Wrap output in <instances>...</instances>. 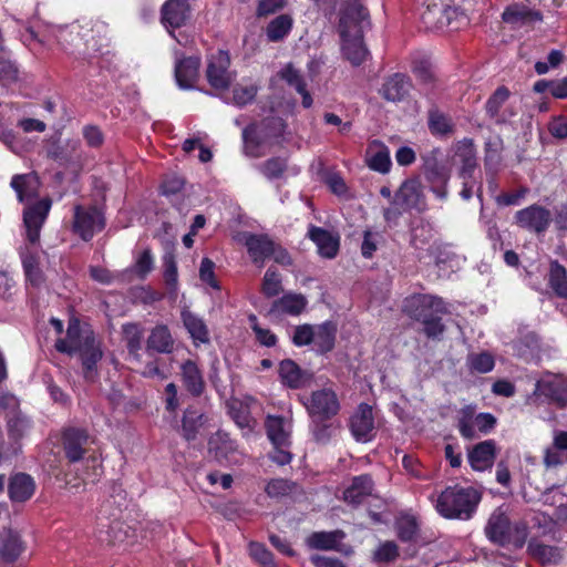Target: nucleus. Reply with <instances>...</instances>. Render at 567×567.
Wrapping results in <instances>:
<instances>
[{"instance_id": "58", "label": "nucleus", "mask_w": 567, "mask_h": 567, "mask_svg": "<svg viewBox=\"0 0 567 567\" xmlns=\"http://www.w3.org/2000/svg\"><path fill=\"white\" fill-rule=\"evenodd\" d=\"M287 168L286 161L280 157H275L266 161L260 169L261 173L268 178V179H275L282 176L284 172Z\"/></svg>"}, {"instance_id": "16", "label": "nucleus", "mask_w": 567, "mask_h": 567, "mask_svg": "<svg viewBox=\"0 0 567 567\" xmlns=\"http://www.w3.org/2000/svg\"><path fill=\"white\" fill-rule=\"evenodd\" d=\"M190 18L187 0H166L161 8V21L167 29H179Z\"/></svg>"}, {"instance_id": "5", "label": "nucleus", "mask_w": 567, "mask_h": 567, "mask_svg": "<svg viewBox=\"0 0 567 567\" xmlns=\"http://www.w3.org/2000/svg\"><path fill=\"white\" fill-rule=\"evenodd\" d=\"M485 534L494 544L522 548L527 537V528L525 525H515L512 528L505 512L502 508H496L487 522Z\"/></svg>"}, {"instance_id": "6", "label": "nucleus", "mask_w": 567, "mask_h": 567, "mask_svg": "<svg viewBox=\"0 0 567 567\" xmlns=\"http://www.w3.org/2000/svg\"><path fill=\"white\" fill-rule=\"evenodd\" d=\"M106 226L103 212L95 205L87 207L75 205L73 208L72 231L83 241H90L95 234L102 231Z\"/></svg>"}, {"instance_id": "15", "label": "nucleus", "mask_w": 567, "mask_h": 567, "mask_svg": "<svg viewBox=\"0 0 567 567\" xmlns=\"http://www.w3.org/2000/svg\"><path fill=\"white\" fill-rule=\"evenodd\" d=\"M51 206L52 200L45 197L24 209L23 224L25 226L27 240L30 244L34 245L39 241L41 228L50 213Z\"/></svg>"}, {"instance_id": "35", "label": "nucleus", "mask_w": 567, "mask_h": 567, "mask_svg": "<svg viewBox=\"0 0 567 567\" xmlns=\"http://www.w3.org/2000/svg\"><path fill=\"white\" fill-rule=\"evenodd\" d=\"M337 327L330 321H326L313 327V343L321 353L331 351L334 347Z\"/></svg>"}, {"instance_id": "19", "label": "nucleus", "mask_w": 567, "mask_h": 567, "mask_svg": "<svg viewBox=\"0 0 567 567\" xmlns=\"http://www.w3.org/2000/svg\"><path fill=\"white\" fill-rule=\"evenodd\" d=\"M200 58L184 56L175 63V79L181 89H193L199 78Z\"/></svg>"}, {"instance_id": "48", "label": "nucleus", "mask_w": 567, "mask_h": 567, "mask_svg": "<svg viewBox=\"0 0 567 567\" xmlns=\"http://www.w3.org/2000/svg\"><path fill=\"white\" fill-rule=\"evenodd\" d=\"M133 536L131 527L122 520L114 519L107 525L106 537L101 538L110 545H121Z\"/></svg>"}, {"instance_id": "51", "label": "nucleus", "mask_w": 567, "mask_h": 567, "mask_svg": "<svg viewBox=\"0 0 567 567\" xmlns=\"http://www.w3.org/2000/svg\"><path fill=\"white\" fill-rule=\"evenodd\" d=\"M467 364L472 371L487 373L495 365L494 357L488 352L472 353L467 357Z\"/></svg>"}, {"instance_id": "12", "label": "nucleus", "mask_w": 567, "mask_h": 567, "mask_svg": "<svg viewBox=\"0 0 567 567\" xmlns=\"http://www.w3.org/2000/svg\"><path fill=\"white\" fill-rule=\"evenodd\" d=\"M404 311L417 321H424L434 315L446 312L441 298L430 295H414L405 300Z\"/></svg>"}, {"instance_id": "54", "label": "nucleus", "mask_w": 567, "mask_h": 567, "mask_svg": "<svg viewBox=\"0 0 567 567\" xmlns=\"http://www.w3.org/2000/svg\"><path fill=\"white\" fill-rule=\"evenodd\" d=\"M281 290V278L279 274L276 272L272 268H269L264 276L262 292L267 297H275L279 295Z\"/></svg>"}, {"instance_id": "8", "label": "nucleus", "mask_w": 567, "mask_h": 567, "mask_svg": "<svg viewBox=\"0 0 567 567\" xmlns=\"http://www.w3.org/2000/svg\"><path fill=\"white\" fill-rule=\"evenodd\" d=\"M421 19L430 30L449 28L451 31H454L467 23V18L464 14H458L455 8L443 7L436 3L429 6L422 12Z\"/></svg>"}, {"instance_id": "46", "label": "nucleus", "mask_w": 567, "mask_h": 567, "mask_svg": "<svg viewBox=\"0 0 567 567\" xmlns=\"http://www.w3.org/2000/svg\"><path fill=\"white\" fill-rule=\"evenodd\" d=\"M31 423L30 420L21 414L14 415L11 417L7 423V433L9 440L12 442V444L20 445V441L24 437L28 429L30 427ZM19 446L18 449L13 450L14 454H18L20 451Z\"/></svg>"}, {"instance_id": "43", "label": "nucleus", "mask_w": 567, "mask_h": 567, "mask_svg": "<svg viewBox=\"0 0 567 567\" xmlns=\"http://www.w3.org/2000/svg\"><path fill=\"white\" fill-rule=\"evenodd\" d=\"M342 537L343 533L340 530L316 532L308 537L307 544L315 549L330 550L337 547Z\"/></svg>"}, {"instance_id": "30", "label": "nucleus", "mask_w": 567, "mask_h": 567, "mask_svg": "<svg viewBox=\"0 0 567 567\" xmlns=\"http://www.w3.org/2000/svg\"><path fill=\"white\" fill-rule=\"evenodd\" d=\"M411 82L408 76L396 73L389 78L381 90L382 96L391 102L401 101L410 91Z\"/></svg>"}, {"instance_id": "18", "label": "nucleus", "mask_w": 567, "mask_h": 567, "mask_svg": "<svg viewBox=\"0 0 567 567\" xmlns=\"http://www.w3.org/2000/svg\"><path fill=\"white\" fill-rule=\"evenodd\" d=\"M34 478L27 473L12 474L8 483V496L12 503H25L35 493Z\"/></svg>"}, {"instance_id": "28", "label": "nucleus", "mask_w": 567, "mask_h": 567, "mask_svg": "<svg viewBox=\"0 0 567 567\" xmlns=\"http://www.w3.org/2000/svg\"><path fill=\"white\" fill-rule=\"evenodd\" d=\"M528 554L542 565H556L563 559L559 547L546 545L537 539H532L527 546Z\"/></svg>"}, {"instance_id": "14", "label": "nucleus", "mask_w": 567, "mask_h": 567, "mask_svg": "<svg viewBox=\"0 0 567 567\" xmlns=\"http://www.w3.org/2000/svg\"><path fill=\"white\" fill-rule=\"evenodd\" d=\"M514 218L517 226L536 234L545 233L553 220L550 210L536 204L516 212Z\"/></svg>"}, {"instance_id": "27", "label": "nucleus", "mask_w": 567, "mask_h": 567, "mask_svg": "<svg viewBox=\"0 0 567 567\" xmlns=\"http://www.w3.org/2000/svg\"><path fill=\"white\" fill-rule=\"evenodd\" d=\"M368 166L379 173H388L391 167L389 148L380 141H372L367 148Z\"/></svg>"}, {"instance_id": "52", "label": "nucleus", "mask_w": 567, "mask_h": 567, "mask_svg": "<svg viewBox=\"0 0 567 567\" xmlns=\"http://www.w3.org/2000/svg\"><path fill=\"white\" fill-rule=\"evenodd\" d=\"M417 522L413 516L404 515L396 520L398 535L402 540H412L417 534Z\"/></svg>"}, {"instance_id": "33", "label": "nucleus", "mask_w": 567, "mask_h": 567, "mask_svg": "<svg viewBox=\"0 0 567 567\" xmlns=\"http://www.w3.org/2000/svg\"><path fill=\"white\" fill-rule=\"evenodd\" d=\"M207 421V417L204 413L199 412L197 409L190 406L187 408L184 412L182 420V432L183 436L186 441H193L197 437L199 429Z\"/></svg>"}, {"instance_id": "29", "label": "nucleus", "mask_w": 567, "mask_h": 567, "mask_svg": "<svg viewBox=\"0 0 567 567\" xmlns=\"http://www.w3.org/2000/svg\"><path fill=\"white\" fill-rule=\"evenodd\" d=\"M279 375L284 384L291 389L305 386L310 377L305 373L292 360H284L279 364Z\"/></svg>"}, {"instance_id": "39", "label": "nucleus", "mask_w": 567, "mask_h": 567, "mask_svg": "<svg viewBox=\"0 0 567 567\" xmlns=\"http://www.w3.org/2000/svg\"><path fill=\"white\" fill-rule=\"evenodd\" d=\"M293 25V19L289 14H280L272 19L266 27V35L270 42L284 40Z\"/></svg>"}, {"instance_id": "42", "label": "nucleus", "mask_w": 567, "mask_h": 567, "mask_svg": "<svg viewBox=\"0 0 567 567\" xmlns=\"http://www.w3.org/2000/svg\"><path fill=\"white\" fill-rule=\"evenodd\" d=\"M306 306L307 300L302 295L287 293L274 303V311L298 316L305 310Z\"/></svg>"}, {"instance_id": "62", "label": "nucleus", "mask_w": 567, "mask_h": 567, "mask_svg": "<svg viewBox=\"0 0 567 567\" xmlns=\"http://www.w3.org/2000/svg\"><path fill=\"white\" fill-rule=\"evenodd\" d=\"M257 94V87L254 84L239 85L233 90V101L241 106L251 102Z\"/></svg>"}, {"instance_id": "36", "label": "nucleus", "mask_w": 567, "mask_h": 567, "mask_svg": "<svg viewBox=\"0 0 567 567\" xmlns=\"http://www.w3.org/2000/svg\"><path fill=\"white\" fill-rule=\"evenodd\" d=\"M509 91L505 86H499L487 100L485 104L486 113L496 124H504L505 116L501 110L505 107L509 99Z\"/></svg>"}, {"instance_id": "64", "label": "nucleus", "mask_w": 567, "mask_h": 567, "mask_svg": "<svg viewBox=\"0 0 567 567\" xmlns=\"http://www.w3.org/2000/svg\"><path fill=\"white\" fill-rule=\"evenodd\" d=\"M286 4L287 0H259L256 16L258 18L268 17L284 9Z\"/></svg>"}, {"instance_id": "7", "label": "nucleus", "mask_w": 567, "mask_h": 567, "mask_svg": "<svg viewBox=\"0 0 567 567\" xmlns=\"http://www.w3.org/2000/svg\"><path fill=\"white\" fill-rule=\"evenodd\" d=\"M302 403L311 420L329 421L340 411L338 395L329 386L312 391Z\"/></svg>"}, {"instance_id": "20", "label": "nucleus", "mask_w": 567, "mask_h": 567, "mask_svg": "<svg viewBox=\"0 0 567 567\" xmlns=\"http://www.w3.org/2000/svg\"><path fill=\"white\" fill-rule=\"evenodd\" d=\"M24 549L20 534L11 528H3L0 533V559L6 564H13Z\"/></svg>"}, {"instance_id": "31", "label": "nucleus", "mask_w": 567, "mask_h": 567, "mask_svg": "<svg viewBox=\"0 0 567 567\" xmlns=\"http://www.w3.org/2000/svg\"><path fill=\"white\" fill-rule=\"evenodd\" d=\"M182 381L185 389L194 396H199L204 391V380L197 364L187 360L182 364Z\"/></svg>"}, {"instance_id": "3", "label": "nucleus", "mask_w": 567, "mask_h": 567, "mask_svg": "<svg viewBox=\"0 0 567 567\" xmlns=\"http://www.w3.org/2000/svg\"><path fill=\"white\" fill-rule=\"evenodd\" d=\"M61 451L68 464L85 462L92 473L87 477L94 482L102 474V463L92 449L95 437L85 427L65 426L61 431Z\"/></svg>"}, {"instance_id": "34", "label": "nucleus", "mask_w": 567, "mask_h": 567, "mask_svg": "<svg viewBox=\"0 0 567 567\" xmlns=\"http://www.w3.org/2000/svg\"><path fill=\"white\" fill-rule=\"evenodd\" d=\"M122 333L127 352L135 360L140 361L143 340V330L140 323L128 322L122 326Z\"/></svg>"}, {"instance_id": "61", "label": "nucleus", "mask_w": 567, "mask_h": 567, "mask_svg": "<svg viewBox=\"0 0 567 567\" xmlns=\"http://www.w3.org/2000/svg\"><path fill=\"white\" fill-rule=\"evenodd\" d=\"M249 320L258 342L266 347H274L277 342V337L269 329L259 327L256 316H250Z\"/></svg>"}, {"instance_id": "24", "label": "nucleus", "mask_w": 567, "mask_h": 567, "mask_svg": "<svg viewBox=\"0 0 567 567\" xmlns=\"http://www.w3.org/2000/svg\"><path fill=\"white\" fill-rule=\"evenodd\" d=\"M309 237L316 244L318 252L324 258H334L339 250V236L321 228L312 226L309 228Z\"/></svg>"}, {"instance_id": "57", "label": "nucleus", "mask_w": 567, "mask_h": 567, "mask_svg": "<svg viewBox=\"0 0 567 567\" xmlns=\"http://www.w3.org/2000/svg\"><path fill=\"white\" fill-rule=\"evenodd\" d=\"M82 136L86 145L91 148H100L104 144V134L102 130L94 124H86L82 128Z\"/></svg>"}, {"instance_id": "56", "label": "nucleus", "mask_w": 567, "mask_h": 567, "mask_svg": "<svg viewBox=\"0 0 567 567\" xmlns=\"http://www.w3.org/2000/svg\"><path fill=\"white\" fill-rule=\"evenodd\" d=\"M249 554L262 567H277L272 554L262 544L251 543Z\"/></svg>"}, {"instance_id": "60", "label": "nucleus", "mask_w": 567, "mask_h": 567, "mask_svg": "<svg viewBox=\"0 0 567 567\" xmlns=\"http://www.w3.org/2000/svg\"><path fill=\"white\" fill-rule=\"evenodd\" d=\"M19 70L16 63L10 60H0V83L10 85L18 81Z\"/></svg>"}, {"instance_id": "47", "label": "nucleus", "mask_w": 567, "mask_h": 567, "mask_svg": "<svg viewBox=\"0 0 567 567\" xmlns=\"http://www.w3.org/2000/svg\"><path fill=\"white\" fill-rule=\"evenodd\" d=\"M549 286L560 298H567V269L557 260L550 262Z\"/></svg>"}, {"instance_id": "49", "label": "nucleus", "mask_w": 567, "mask_h": 567, "mask_svg": "<svg viewBox=\"0 0 567 567\" xmlns=\"http://www.w3.org/2000/svg\"><path fill=\"white\" fill-rule=\"evenodd\" d=\"M504 148L503 140L499 136L489 138L485 143V166L495 169L502 159Z\"/></svg>"}, {"instance_id": "50", "label": "nucleus", "mask_w": 567, "mask_h": 567, "mask_svg": "<svg viewBox=\"0 0 567 567\" xmlns=\"http://www.w3.org/2000/svg\"><path fill=\"white\" fill-rule=\"evenodd\" d=\"M296 489L297 484L285 478L270 480L265 487L266 494L272 498L288 496L296 492Z\"/></svg>"}, {"instance_id": "41", "label": "nucleus", "mask_w": 567, "mask_h": 567, "mask_svg": "<svg viewBox=\"0 0 567 567\" xmlns=\"http://www.w3.org/2000/svg\"><path fill=\"white\" fill-rule=\"evenodd\" d=\"M230 59L227 52L219 51L215 56V92L225 90L233 81V74L228 71Z\"/></svg>"}, {"instance_id": "4", "label": "nucleus", "mask_w": 567, "mask_h": 567, "mask_svg": "<svg viewBox=\"0 0 567 567\" xmlns=\"http://www.w3.org/2000/svg\"><path fill=\"white\" fill-rule=\"evenodd\" d=\"M482 495L474 487L449 486L437 496L435 508L449 519H470L475 513Z\"/></svg>"}, {"instance_id": "17", "label": "nucleus", "mask_w": 567, "mask_h": 567, "mask_svg": "<svg viewBox=\"0 0 567 567\" xmlns=\"http://www.w3.org/2000/svg\"><path fill=\"white\" fill-rule=\"evenodd\" d=\"M350 429L357 441L369 442L374 433V420L372 408L360 404L350 421Z\"/></svg>"}, {"instance_id": "13", "label": "nucleus", "mask_w": 567, "mask_h": 567, "mask_svg": "<svg viewBox=\"0 0 567 567\" xmlns=\"http://www.w3.org/2000/svg\"><path fill=\"white\" fill-rule=\"evenodd\" d=\"M534 394L546 398L559 408L567 406V377L545 374L536 382Z\"/></svg>"}, {"instance_id": "37", "label": "nucleus", "mask_w": 567, "mask_h": 567, "mask_svg": "<svg viewBox=\"0 0 567 567\" xmlns=\"http://www.w3.org/2000/svg\"><path fill=\"white\" fill-rule=\"evenodd\" d=\"M21 261L27 282L35 288L41 287L45 281V277L40 268L38 255L32 252L23 254Z\"/></svg>"}, {"instance_id": "1", "label": "nucleus", "mask_w": 567, "mask_h": 567, "mask_svg": "<svg viewBox=\"0 0 567 567\" xmlns=\"http://www.w3.org/2000/svg\"><path fill=\"white\" fill-rule=\"evenodd\" d=\"M54 347L58 352L63 354H79L84 379L94 380L103 351L94 331L89 326H82L79 318L71 317L68 322L66 337L59 338Z\"/></svg>"}, {"instance_id": "40", "label": "nucleus", "mask_w": 567, "mask_h": 567, "mask_svg": "<svg viewBox=\"0 0 567 567\" xmlns=\"http://www.w3.org/2000/svg\"><path fill=\"white\" fill-rule=\"evenodd\" d=\"M228 414L240 429L252 430L255 420L250 415L248 405L237 399H231L226 403Z\"/></svg>"}, {"instance_id": "25", "label": "nucleus", "mask_w": 567, "mask_h": 567, "mask_svg": "<svg viewBox=\"0 0 567 567\" xmlns=\"http://www.w3.org/2000/svg\"><path fill=\"white\" fill-rule=\"evenodd\" d=\"M265 426L274 446H290L291 423L288 420L269 415Z\"/></svg>"}, {"instance_id": "32", "label": "nucleus", "mask_w": 567, "mask_h": 567, "mask_svg": "<svg viewBox=\"0 0 567 567\" xmlns=\"http://www.w3.org/2000/svg\"><path fill=\"white\" fill-rule=\"evenodd\" d=\"M181 317L185 329L188 331L195 343H207L209 341L208 329L202 318L187 309L182 310Z\"/></svg>"}, {"instance_id": "44", "label": "nucleus", "mask_w": 567, "mask_h": 567, "mask_svg": "<svg viewBox=\"0 0 567 567\" xmlns=\"http://www.w3.org/2000/svg\"><path fill=\"white\" fill-rule=\"evenodd\" d=\"M504 22L511 23L514 25L524 24L530 20H540L542 17L536 11H530L524 6L514 4L505 9L502 14Z\"/></svg>"}, {"instance_id": "59", "label": "nucleus", "mask_w": 567, "mask_h": 567, "mask_svg": "<svg viewBox=\"0 0 567 567\" xmlns=\"http://www.w3.org/2000/svg\"><path fill=\"white\" fill-rule=\"evenodd\" d=\"M185 186V179L175 175H166L161 184V193L164 196L178 195Z\"/></svg>"}, {"instance_id": "38", "label": "nucleus", "mask_w": 567, "mask_h": 567, "mask_svg": "<svg viewBox=\"0 0 567 567\" xmlns=\"http://www.w3.org/2000/svg\"><path fill=\"white\" fill-rule=\"evenodd\" d=\"M456 156L462 161L461 176L465 179L472 175L476 167V152L471 138H464L458 142Z\"/></svg>"}, {"instance_id": "9", "label": "nucleus", "mask_w": 567, "mask_h": 567, "mask_svg": "<svg viewBox=\"0 0 567 567\" xmlns=\"http://www.w3.org/2000/svg\"><path fill=\"white\" fill-rule=\"evenodd\" d=\"M496 424V419L491 413L475 414L474 408L465 406L458 419V431L464 439L473 440L480 434L488 433Z\"/></svg>"}, {"instance_id": "55", "label": "nucleus", "mask_w": 567, "mask_h": 567, "mask_svg": "<svg viewBox=\"0 0 567 567\" xmlns=\"http://www.w3.org/2000/svg\"><path fill=\"white\" fill-rule=\"evenodd\" d=\"M310 429L315 441L321 444L329 442L334 431L332 423L318 420H311Z\"/></svg>"}, {"instance_id": "2", "label": "nucleus", "mask_w": 567, "mask_h": 567, "mask_svg": "<svg viewBox=\"0 0 567 567\" xmlns=\"http://www.w3.org/2000/svg\"><path fill=\"white\" fill-rule=\"evenodd\" d=\"M370 25L369 13L360 0L346 3L339 22L341 49L344 58L353 65H360L368 56L363 43V31Z\"/></svg>"}, {"instance_id": "45", "label": "nucleus", "mask_w": 567, "mask_h": 567, "mask_svg": "<svg viewBox=\"0 0 567 567\" xmlns=\"http://www.w3.org/2000/svg\"><path fill=\"white\" fill-rule=\"evenodd\" d=\"M429 128L435 136H449L454 132L452 118L437 110L429 112Z\"/></svg>"}, {"instance_id": "10", "label": "nucleus", "mask_w": 567, "mask_h": 567, "mask_svg": "<svg viewBox=\"0 0 567 567\" xmlns=\"http://www.w3.org/2000/svg\"><path fill=\"white\" fill-rule=\"evenodd\" d=\"M393 204L400 206L403 210L424 212L426 209V198L421 181L417 177L405 179L395 192Z\"/></svg>"}, {"instance_id": "22", "label": "nucleus", "mask_w": 567, "mask_h": 567, "mask_svg": "<svg viewBox=\"0 0 567 567\" xmlns=\"http://www.w3.org/2000/svg\"><path fill=\"white\" fill-rule=\"evenodd\" d=\"M243 240L247 247L251 260L259 267L269 258L274 241L266 235L243 234Z\"/></svg>"}, {"instance_id": "11", "label": "nucleus", "mask_w": 567, "mask_h": 567, "mask_svg": "<svg viewBox=\"0 0 567 567\" xmlns=\"http://www.w3.org/2000/svg\"><path fill=\"white\" fill-rule=\"evenodd\" d=\"M47 157L58 163L60 166H69L81 159V143L79 140L69 138L61 143L59 136H51L47 140Z\"/></svg>"}, {"instance_id": "26", "label": "nucleus", "mask_w": 567, "mask_h": 567, "mask_svg": "<svg viewBox=\"0 0 567 567\" xmlns=\"http://www.w3.org/2000/svg\"><path fill=\"white\" fill-rule=\"evenodd\" d=\"M146 350L148 353L156 352L168 354L174 350V339L166 324H156L146 340Z\"/></svg>"}, {"instance_id": "53", "label": "nucleus", "mask_w": 567, "mask_h": 567, "mask_svg": "<svg viewBox=\"0 0 567 567\" xmlns=\"http://www.w3.org/2000/svg\"><path fill=\"white\" fill-rule=\"evenodd\" d=\"M134 272L136 276L144 280L147 275L154 269V257L150 248L144 249L135 260Z\"/></svg>"}, {"instance_id": "63", "label": "nucleus", "mask_w": 567, "mask_h": 567, "mask_svg": "<svg viewBox=\"0 0 567 567\" xmlns=\"http://www.w3.org/2000/svg\"><path fill=\"white\" fill-rule=\"evenodd\" d=\"M313 327L311 324H300L295 328L292 342L297 347L308 346L313 342Z\"/></svg>"}, {"instance_id": "23", "label": "nucleus", "mask_w": 567, "mask_h": 567, "mask_svg": "<svg viewBox=\"0 0 567 567\" xmlns=\"http://www.w3.org/2000/svg\"><path fill=\"white\" fill-rule=\"evenodd\" d=\"M374 492V483L368 474L359 475L352 478L351 484L343 492V499L347 503L358 505L367 497L372 496Z\"/></svg>"}, {"instance_id": "21", "label": "nucleus", "mask_w": 567, "mask_h": 567, "mask_svg": "<svg viewBox=\"0 0 567 567\" xmlns=\"http://www.w3.org/2000/svg\"><path fill=\"white\" fill-rule=\"evenodd\" d=\"M468 463L474 471L483 472L492 468L496 457V444L493 440H486L473 446L468 451Z\"/></svg>"}]
</instances>
